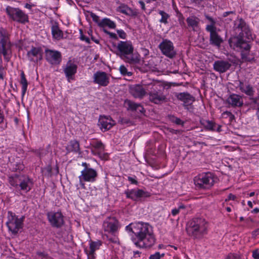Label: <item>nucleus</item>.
<instances>
[{
    "instance_id": "nucleus-47",
    "label": "nucleus",
    "mask_w": 259,
    "mask_h": 259,
    "mask_svg": "<svg viewBox=\"0 0 259 259\" xmlns=\"http://www.w3.org/2000/svg\"><path fill=\"white\" fill-rule=\"evenodd\" d=\"M90 16H91V18H92L93 20L95 22L97 23L98 25L99 26V23H100V22H101L99 21V17L93 12L91 13Z\"/></svg>"
},
{
    "instance_id": "nucleus-32",
    "label": "nucleus",
    "mask_w": 259,
    "mask_h": 259,
    "mask_svg": "<svg viewBox=\"0 0 259 259\" xmlns=\"http://www.w3.org/2000/svg\"><path fill=\"white\" fill-rule=\"evenodd\" d=\"M21 79L20 83L22 85V98L24 96L27 89L28 82L25 77V75L23 71L21 73Z\"/></svg>"
},
{
    "instance_id": "nucleus-59",
    "label": "nucleus",
    "mask_w": 259,
    "mask_h": 259,
    "mask_svg": "<svg viewBox=\"0 0 259 259\" xmlns=\"http://www.w3.org/2000/svg\"><path fill=\"white\" fill-rule=\"evenodd\" d=\"M236 198V197L235 195L230 193L229 194V195H228V198L226 200V201L227 200H235V199Z\"/></svg>"
},
{
    "instance_id": "nucleus-29",
    "label": "nucleus",
    "mask_w": 259,
    "mask_h": 259,
    "mask_svg": "<svg viewBox=\"0 0 259 259\" xmlns=\"http://www.w3.org/2000/svg\"><path fill=\"white\" fill-rule=\"evenodd\" d=\"M117 11L127 16H137V12L134 11L127 5L122 4L117 8Z\"/></svg>"
},
{
    "instance_id": "nucleus-36",
    "label": "nucleus",
    "mask_w": 259,
    "mask_h": 259,
    "mask_svg": "<svg viewBox=\"0 0 259 259\" xmlns=\"http://www.w3.org/2000/svg\"><path fill=\"white\" fill-rule=\"evenodd\" d=\"M205 17L210 22V24L206 25L205 28L206 30L208 31L209 30L208 28H212L211 29H217V27L215 26L216 24L215 20L213 18L206 14L205 15Z\"/></svg>"
},
{
    "instance_id": "nucleus-26",
    "label": "nucleus",
    "mask_w": 259,
    "mask_h": 259,
    "mask_svg": "<svg viewBox=\"0 0 259 259\" xmlns=\"http://www.w3.org/2000/svg\"><path fill=\"white\" fill-rule=\"evenodd\" d=\"M77 66L69 61L66 64L64 72L68 79H73V76L77 72Z\"/></svg>"
},
{
    "instance_id": "nucleus-16",
    "label": "nucleus",
    "mask_w": 259,
    "mask_h": 259,
    "mask_svg": "<svg viewBox=\"0 0 259 259\" xmlns=\"http://www.w3.org/2000/svg\"><path fill=\"white\" fill-rule=\"evenodd\" d=\"M175 96L183 102V106L186 110H189V107L195 101V97L188 92L176 93Z\"/></svg>"
},
{
    "instance_id": "nucleus-39",
    "label": "nucleus",
    "mask_w": 259,
    "mask_h": 259,
    "mask_svg": "<svg viewBox=\"0 0 259 259\" xmlns=\"http://www.w3.org/2000/svg\"><path fill=\"white\" fill-rule=\"evenodd\" d=\"M125 104L127 106V110L134 111H135L136 107H137L138 104L130 100H126L125 101Z\"/></svg>"
},
{
    "instance_id": "nucleus-13",
    "label": "nucleus",
    "mask_w": 259,
    "mask_h": 259,
    "mask_svg": "<svg viewBox=\"0 0 259 259\" xmlns=\"http://www.w3.org/2000/svg\"><path fill=\"white\" fill-rule=\"evenodd\" d=\"M119 222L115 217H108L103 224V228L105 232L114 234L119 228Z\"/></svg>"
},
{
    "instance_id": "nucleus-21",
    "label": "nucleus",
    "mask_w": 259,
    "mask_h": 259,
    "mask_svg": "<svg viewBox=\"0 0 259 259\" xmlns=\"http://www.w3.org/2000/svg\"><path fill=\"white\" fill-rule=\"evenodd\" d=\"M212 28H208L207 31L210 33L209 43L210 45L219 48L223 42V38L217 32V29H212Z\"/></svg>"
},
{
    "instance_id": "nucleus-38",
    "label": "nucleus",
    "mask_w": 259,
    "mask_h": 259,
    "mask_svg": "<svg viewBox=\"0 0 259 259\" xmlns=\"http://www.w3.org/2000/svg\"><path fill=\"white\" fill-rule=\"evenodd\" d=\"M158 13L161 16V18L159 20V22L161 23H164V24H167V20L170 17L169 15L162 10H159Z\"/></svg>"
},
{
    "instance_id": "nucleus-56",
    "label": "nucleus",
    "mask_w": 259,
    "mask_h": 259,
    "mask_svg": "<svg viewBox=\"0 0 259 259\" xmlns=\"http://www.w3.org/2000/svg\"><path fill=\"white\" fill-rule=\"evenodd\" d=\"M4 114L3 111L2 110L1 107L0 106V124L4 122Z\"/></svg>"
},
{
    "instance_id": "nucleus-61",
    "label": "nucleus",
    "mask_w": 259,
    "mask_h": 259,
    "mask_svg": "<svg viewBox=\"0 0 259 259\" xmlns=\"http://www.w3.org/2000/svg\"><path fill=\"white\" fill-rule=\"evenodd\" d=\"M139 3L140 5H141L142 10H145L146 8H145L144 2L143 1H139Z\"/></svg>"
},
{
    "instance_id": "nucleus-44",
    "label": "nucleus",
    "mask_w": 259,
    "mask_h": 259,
    "mask_svg": "<svg viewBox=\"0 0 259 259\" xmlns=\"http://www.w3.org/2000/svg\"><path fill=\"white\" fill-rule=\"evenodd\" d=\"M103 30L104 33H105L107 34H108L111 38H113L116 40L118 39V37L115 33L111 32L105 28H103Z\"/></svg>"
},
{
    "instance_id": "nucleus-58",
    "label": "nucleus",
    "mask_w": 259,
    "mask_h": 259,
    "mask_svg": "<svg viewBox=\"0 0 259 259\" xmlns=\"http://www.w3.org/2000/svg\"><path fill=\"white\" fill-rule=\"evenodd\" d=\"M91 152L94 155H99L102 153L101 152H100V151L97 150L96 149H95V148H94L92 147L91 148Z\"/></svg>"
},
{
    "instance_id": "nucleus-10",
    "label": "nucleus",
    "mask_w": 259,
    "mask_h": 259,
    "mask_svg": "<svg viewBox=\"0 0 259 259\" xmlns=\"http://www.w3.org/2000/svg\"><path fill=\"white\" fill-rule=\"evenodd\" d=\"M6 11L9 17L14 21L22 24L28 22V15L19 8L8 6Z\"/></svg>"
},
{
    "instance_id": "nucleus-22",
    "label": "nucleus",
    "mask_w": 259,
    "mask_h": 259,
    "mask_svg": "<svg viewBox=\"0 0 259 259\" xmlns=\"http://www.w3.org/2000/svg\"><path fill=\"white\" fill-rule=\"evenodd\" d=\"M33 183L31 180L27 176L24 175L20 176L19 186L20 189L25 193L29 192L32 186Z\"/></svg>"
},
{
    "instance_id": "nucleus-23",
    "label": "nucleus",
    "mask_w": 259,
    "mask_h": 259,
    "mask_svg": "<svg viewBox=\"0 0 259 259\" xmlns=\"http://www.w3.org/2000/svg\"><path fill=\"white\" fill-rule=\"evenodd\" d=\"M231 66V64L227 61L217 60L215 61L213 65V69L215 71L220 73L226 72Z\"/></svg>"
},
{
    "instance_id": "nucleus-1",
    "label": "nucleus",
    "mask_w": 259,
    "mask_h": 259,
    "mask_svg": "<svg viewBox=\"0 0 259 259\" xmlns=\"http://www.w3.org/2000/svg\"><path fill=\"white\" fill-rule=\"evenodd\" d=\"M234 28L237 35L229 39V45L234 49L241 51V58L243 60L250 61L251 59L248 55L251 48L249 42L252 37L249 27L245 21L240 18L235 21Z\"/></svg>"
},
{
    "instance_id": "nucleus-24",
    "label": "nucleus",
    "mask_w": 259,
    "mask_h": 259,
    "mask_svg": "<svg viewBox=\"0 0 259 259\" xmlns=\"http://www.w3.org/2000/svg\"><path fill=\"white\" fill-rule=\"evenodd\" d=\"M146 90L141 85L135 84L130 88V93L135 98L142 99L146 94Z\"/></svg>"
},
{
    "instance_id": "nucleus-64",
    "label": "nucleus",
    "mask_w": 259,
    "mask_h": 259,
    "mask_svg": "<svg viewBox=\"0 0 259 259\" xmlns=\"http://www.w3.org/2000/svg\"><path fill=\"white\" fill-rule=\"evenodd\" d=\"M252 235L255 236L258 235H259V229H257L255 230V231H254L252 232Z\"/></svg>"
},
{
    "instance_id": "nucleus-57",
    "label": "nucleus",
    "mask_w": 259,
    "mask_h": 259,
    "mask_svg": "<svg viewBox=\"0 0 259 259\" xmlns=\"http://www.w3.org/2000/svg\"><path fill=\"white\" fill-rule=\"evenodd\" d=\"M45 170L47 171V174H48V176L51 177L52 175V167H51V166L50 165L47 166L45 168Z\"/></svg>"
},
{
    "instance_id": "nucleus-49",
    "label": "nucleus",
    "mask_w": 259,
    "mask_h": 259,
    "mask_svg": "<svg viewBox=\"0 0 259 259\" xmlns=\"http://www.w3.org/2000/svg\"><path fill=\"white\" fill-rule=\"evenodd\" d=\"M117 33L119 37L122 39H125L126 37V34L123 30H117Z\"/></svg>"
},
{
    "instance_id": "nucleus-20",
    "label": "nucleus",
    "mask_w": 259,
    "mask_h": 259,
    "mask_svg": "<svg viewBox=\"0 0 259 259\" xmlns=\"http://www.w3.org/2000/svg\"><path fill=\"white\" fill-rule=\"evenodd\" d=\"M115 124V121L109 116H100L98 121V125L103 132L109 130Z\"/></svg>"
},
{
    "instance_id": "nucleus-42",
    "label": "nucleus",
    "mask_w": 259,
    "mask_h": 259,
    "mask_svg": "<svg viewBox=\"0 0 259 259\" xmlns=\"http://www.w3.org/2000/svg\"><path fill=\"white\" fill-rule=\"evenodd\" d=\"M185 207H186L184 205L182 204V205H180L178 208H175L171 210L172 215L174 216L176 215L177 214H178L179 213V212L180 211V210L181 209H184L185 208Z\"/></svg>"
},
{
    "instance_id": "nucleus-28",
    "label": "nucleus",
    "mask_w": 259,
    "mask_h": 259,
    "mask_svg": "<svg viewBox=\"0 0 259 259\" xmlns=\"http://www.w3.org/2000/svg\"><path fill=\"white\" fill-rule=\"evenodd\" d=\"M67 153H81L79 142L76 140H71L66 147Z\"/></svg>"
},
{
    "instance_id": "nucleus-9",
    "label": "nucleus",
    "mask_w": 259,
    "mask_h": 259,
    "mask_svg": "<svg viewBox=\"0 0 259 259\" xmlns=\"http://www.w3.org/2000/svg\"><path fill=\"white\" fill-rule=\"evenodd\" d=\"M24 219V217L18 218L15 213L9 211L8 212V221L6 223L9 230L14 234H17L19 230L23 227Z\"/></svg>"
},
{
    "instance_id": "nucleus-50",
    "label": "nucleus",
    "mask_w": 259,
    "mask_h": 259,
    "mask_svg": "<svg viewBox=\"0 0 259 259\" xmlns=\"http://www.w3.org/2000/svg\"><path fill=\"white\" fill-rule=\"evenodd\" d=\"M135 111L142 113L144 112V108L140 104H138Z\"/></svg>"
},
{
    "instance_id": "nucleus-19",
    "label": "nucleus",
    "mask_w": 259,
    "mask_h": 259,
    "mask_svg": "<svg viewBox=\"0 0 259 259\" xmlns=\"http://www.w3.org/2000/svg\"><path fill=\"white\" fill-rule=\"evenodd\" d=\"M225 103L228 105L229 107H241L243 105L242 96L238 94L231 93L226 100Z\"/></svg>"
},
{
    "instance_id": "nucleus-6",
    "label": "nucleus",
    "mask_w": 259,
    "mask_h": 259,
    "mask_svg": "<svg viewBox=\"0 0 259 259\" xmlns=\"http://www.w3.org/2000/svg\"><path fill=\"white\" fill-rule=\"evenodd\" d=\"M119 56L124 61L130 64L138 63L140 60V56L137 54H134V47L130 41H120L117 46Z\"/></svg>"
},
{
    "instance_id": "nucleus-55",
    "label": "nucleus",
    "mask_w": 259,
    "mask_h": 259,
    "mask_svg": "<svg viewBox=\"0 0 259 259\" xmlns=\"http://www.w3.org/2000/svg\"><path fill=\"white\" fill-rule=\"evenodd\" d=\"M249 98H250V100L251 101V103H252L254 104H258V101H259L258 97H256V98H253V97H249Z\"/></svg>"
},
{
    "instance_id": "nucleus-48",
    "label": "nucleus",
    "mask_w": 259,
    "mask_h": 259,
    "mask_svg": "<svg viewBox=\"0 0 259 259\" xmlns=\"http://www.w3.org/2000/svg\"><path fill=\"white\" fill-rule=\"evenodd\" d=\"M226 259H241V256L238 254L230 253Z\"/></svg>"
},
{
    "instance_id": "nucleus-31",
    "label": "nucleus",
    "mask_w": 259,
    "mask_h": 259,
    "mask_svg": "<svg viewBox=\"0 0 259 259\" xmlns=\"http://www.w3.org/2000/svg\"><path fill=\"white\" fill-rule=\"evenodd\" d=\"M116 24L114 22L107 18H103L100 23H99V26L102 28L108 26L110 28L114 29L116 28Z\"/></svg>"
},
{
    "instance_id": "nucleus-40",
    "label": "nucleus",
    "mask_w": 259,
    "mask_h": 259,
    "mask_svg": "<svg viewBox=\"0 0 259 259\" xmlns=\"http://www.w3.org/2000/svg\"><path fill=\"white\" fill-rule=\"evenodd\" d=\"M169 119L172 122L175 123L177 125H181L183 126L185 123V122L182 121L180 118L174 115L170 116L169 117Z\"/></svg>"
},
{
    "instance_id": "nucleus-14",
    "label": "nucleus",
    "mask_w": 259,
    "mask_h": 259,
    "mask_svg": "<svg viewBox=\"0 0 259 259\" xmlns=\"http://www.w3.org/2000/svg\"><path fill=\"white\" fill-rule=\"evenodd\" d=\"M110 74L105 72L97 71L93 75V82L100 87H107L110 83Z\"/></svg>"
},
{
    "instance_id": "nucleus-33",
    "label": "nucleus",
    "mask_w": 259,
    "mask_h": 259,
    "mask_svg": "<svg viewBox=\"0 0 259 259\" xmlns=\"http://www.w3.org/2000/svg\"><path fill=\"white\" fill-rule=\"evenodd\" d=\"M201 124L204 128L208 131H215V124L213 122L209 120H202L200 121Z\"/></svg>"
},
{
    "instance_id": "nucleus-2",
    "label": "nucleus",
    "mask_w": 259,
    "mask_h": 259,
    "mask_svg": "<svg viewBox=\"0 0 259 259\" xmlns=\"http://www.w3.org/2000/svg\"><path fill=\"white\" fill-rule=\"evenodd\" d=\"M126 230L135 234L136 237L132 240L138 247H150L155 243V238L152 227L147 223H131L126 227Z\"/></svg>"
},
{
    "instance_id": "nucleus-3",
    "label": "nucleus",
    "mask_w": 259,
    "mask_h": 259,
    "mask_svg": "<svg viewBox=\"0 0 259 259\" xmlns=\"http://www.w3.org/2000/svg\"><path fill=\"white\" fill-rule=\"evenodd\" d=\"M186 232L193 239H201L208 232L207 222L202 218H195L187 224Z\"/></svg>"
},
{
    "instance_id": "nucleus-53",
    "label": "nucleus",
    "mask_w": 259,
    "mask_h": 259,
    "mask_svg": "<svg viewBox=\"0 0 259 259\" xmlns=\"http://www.w3.org/2000/svg\"><path fill=\"white\" fill-rule=\"evenodd\" d=\"M230 14L233 15L234 16L235 15V11H228L225 12L223 14V17H226L230 15Z\"/></svg>"
},
{
    "instance_id": "nucleus-7",
    "label": "nucleus",
    "mask_w": 259,
    "mask_h": 259,
    "mask_svg": "<svg viewBox=\"0 0 259 259\" xmlns=\"http://www.w3.org/2000/svg\"><path fill=\"white\" fill-rule=\"evenodd\" d=\"M81 165L84 168L81 171V175L78 177L79 184L83 189L85 188L84 182H94L96 181L98 177L97 171L94 168L91 167L89 163L82 162Z\"/></svg>"
},
{
    "instance_id": "nucleus-8",
    "label": "nucleus",
    "mask_w": 259,
    "mask_h": 259,
    "mask_svg": "<svg viewBox=\"0 0 259 259\" xmlns=\"http://www.w3.org/2000/svg\"><path fill=\"white\" fill-rule=\"evenodd\" d=\"M214 176L211 172L199 175L194 179V184L200 189H209L214 183Z\"/></svg>"
},
{
    "instance_id": "nucleus-63",
    "label": "nucleus",
    "mask_w": 259,
    "mask_h": 259,
    "mask_svg": "<svg viewBox=\"0 0 259 259\" xmlns=\"http://www.w3.org/2000/svg\"><path fill=\"white\" fill-rule=\"evenodd\" d=\"M223 114L224 115H226L228 117H229V116H232V113L231 112H230V111H226L224 112Z\"/></svg>"
},
{
    "instance_id": "nucleus-60",
    "label": "nucleus",
    "mask_w": 259,
    "mask_h": 259,
    "mask_svg": "<svg viewBox=\"0 0 259 259\" xmlns=\"http://www.w3.org/2000/svg\"><path fill=\"white\" fill-rule=\"evenodd\" d=\"M88 255V259H95V253H91V252L86 251Z\"/></svg>"
},
{
    "instance_id": "nucleus-25",
    "label": "nucleus",
    "mask_w": 259,
    "mask_h": 259,
    "mask_svg": "<svg viewBox=\"0 0 259 259\" xmlns=\"http://www.w3.org/2000/svg\"><path fill=\"white\" fill-rule=\"evenodd\" d=\"M238 87L242 93H244L249 97L254 96L255 91L251 84L248 83H244L243 82L239 80Z\"/></svg>"
},
{
    "instance_id": "nucleus-52",
    "label": "nucleus",
    "mask_w": 259,
    "mask_h": 259,
    "mask_svg": "<svg viewBox=\"0 0 259 259\" xmlns=\"http://www.w3.org/2000/svg\"><path fill=\"white\" fill-rule=\"evenodd\" d=\"M37 255L41 258V259H43V258H47L48 255L44 252H40V251H38L37 252Z\"/></svg>"
},
{
    "instance_id": "nucleus-27",
    "label": "nucleus",
    "mask_w": 259,
    "mask_h": 259,
    "mask_svg": "<svg viewBox=\"0 0 259 259\" xmlns=\"http://www.w3.org/2000/svg\"><path fill=\"white\" fill-rule=\"evenodd\" d=\"M200 22V19L194 15L190 16L186 19L188 27L194 31H197L199 28Z\"/></svg>"
},
{
    "instance_id": "nucleus-17",
    "label": "nucleus",
    "mask_w": 259,
    "mask_h": 259,
    "mask_svg": "<svg viewBox=\"0 0 259 259\" xmlns=\"http://www.w3.org/2000/svg\"><path fill=\"white\" fill-rule=\"evenodd\" d=\"M26 55L29 61L37 63L42 59V49L40 47H32Z\"/></svg>"
},
{
    "instance_id": "nucleus-37",
    "label": "nucleus",
    "mask_w": 259,
    "mask_h": 259,
    "mask_svg": "<svg viewBox=\"0 0 259 259\" xmlns=\"http://www.w3.org/2000/svg\"><path fill=\"white\" fill-rule=\"evenodd\" d=\"M91 146L97 150L101 152H103L105 150V146L101 141L93 142Z\"/></svg>"
},
{
    "instance_id": "nucleus-43",
    "label": "nucleus",
    "mask_w": 259,
    "mask_h": 259,
    "mask_svg": "<svg viewBox=\"0 0 259 259\" xmlns=\"http://www.w3.org/2000/svg\"><path fill=\"white\" fill-rule=\"evenodd\" d=\"M33 152L38 157L41 158L46 154V151L43 149H39L33 151Z\"/></svg>"
},
{
    "instance_id": "nucleus-5",
    "label": "nucleus",
    "mask_w": 259,
    "mask_h": 259,
    "mask_svg": "<svg viewBox=\"0 0 259 259\" xmlns=\"http://www.w3.org/2000/svg\"><path fill=\"white\" fill-rule=\"evenodd\" d=\"M149 95V101L157 105L165 103L168 101L167 98L163 93L164 87L157 81H153L148 84H144Z\"/></svg>"
},
{
    "instance_id": "nucleus-46",
    "label": "nucleus",
    "mask_w": 259,
    "mask_h": 259,
    "mask_svg": "<svg viewBox=\"0 0 259 259\" xmlns=\"http://www.w3.org/2000/svg\"><path fill=\"white\" fill-rule=\"evenodd\" d=\"M164 254H160L159 252H156L155 254H152L150 256V259H160L161 257H163Z\"/></svg>"
},
{
    "instance_id": "nucleus-34",
    "label": "nucleus",
    "mask_w": 259,
    "mask_h": 259,
    "mask_svg": "<svg viewBox=\"0 0 259 259\" xmlns=\"http://www.w3.org/2000/svg\"><path fill=\"white\" fill-rule=\"evenodd\" d=\"M101 245V242L100 241H91L90 244V250L88 252L95 253V251L99 249ZM86 251H88V250H86Z\"/></svg>"
},
{
    "instance_id": "nucleus-62",
    "label": "nucleus",
    "mask_w": 259,
    "mask_h": 259,
    "mask_svg": "<svg viewBox=\"0 0 259 259\" xmlns=\"http://www.w3.org/2000/svg\"><path fill=\"white\" fill-rule=\"evenodd\" d=\"M169 132L173 134H177L179 133L180 131L174 129H170Z\"/></svg>"
},
{
    "instance_id": "nucleus-41",
    "label": "nucleus",
    "mask_w": 259,
    "mask_h": 259,
    "mask_svg": "<svg viewBox=\"0 0 259 259\" xmlns=\"http://www.w3.org/2000/svg\"><path fill=\"white\" fill-rule=\"evenodd\" d=\"M119 71L120 73L123 76H130L132 75V73L128 71L124 65H121L120 66Z\"/></svg>"
},
{
    "instance_id": "nucleus-51",
    "label": "nucleus",
    "mask_w": 259,
    "mask_h": 259,
    "mask_svg": "<svg viewBox=\"0 0 259 259\" xmlns=\"http://www.w3.org/2000/svg\"><path fill=\"white\" fill-rule=\"evenodd\" d=\"M252 256L254 259H259V249L253 250Z\"/></svg>"
},
{
    "instance_id": "nucleus-45",
    "label": "nucleus",
    "mask_w": 259,
    "mask_h": 259,
    "mask_svg": "<svg viewBox=\"0 0 259 259\" xmlns=\"http://www.w3.org/2000/svg\"><path fill=\"white\" fill-rule=\"evenodd\" d=\"M80 39L82 41H85L86 42L90 44V38L88 37H86L85 35H83L82 30L81 29H80Z\"/></svg>"
},
{
    "instance_id": "nucleus-30",
    "label": "nucleus",
    "mask_w": 259,
    "mask_h": 259,
    "mask_svg": "<svg viewBox=\"0 0 259 259\" xmlns=\"http://www.w3.org/2000/svg\"><path fill=\"white\" fill-rule=\"evenodd\" d=\"M52 34L54 38L60 40L63 37V31L59 28L57 23L52 25L51 27Z\"/></svg>"
},
{
    "instance_id": "nucleus-11",
    "label": "nucleus",
    "mask_w": 259,
    "mask_h": 259,
    "mask_svg": "<svg viewBox=\"0 0 259 259\" xmlns=\"http://www.w3.org/2000/svg\"><path fill=\"white\" fill-rule=\"evenodd\" d=\"M158 48L162 54L170 59L175 58L177 55L173 43L167 39H163Z\"/></svg>"
},
{
    "instance_id": "nucleus-12",
    "label": "nucleus",
    "mask_w": 259,
    "mask_h": 259,
    "mask_svg": "<svg viewBox=\"0 0 259 259\" xmlns=\"http://www.w3.org/2000/svg\"><path fill=\"white\" fill-rule=\"evenodd\" d=\"M47 216L50 225L54 228H60L64 225V216L60 211L48 212Z\"/></svg>"
},
{
    "instance_id": "nucleus-54",
    "label": "nucleus",
    "mask_w": 259,
    "mask_h": 259,
    "mask_svg": "<svg viewBox=\"0 0 259 259\" xmlns=\"http://www.w3.org/2000/svg\"><path fill=\"white\" fill-rule=\"evenodd\" d=\"M128 181L130 182V183L132 184H136L137 185L138 184V181L134 178L131 177H128L127 178Z\"/></svg>"
},
{
    "instance_id": "nucleus-35",
    "label": "nucleus",
    "mask_w": 259,
    "mask_h": 259,
    "mask_svg": "<svg viewBox=\"0 0 259 259\" xmlns=\"http://www.w3.org/2000/svg\"><path fill=\"white\" fill-rule=\"evenodd\" d=\"M20 176L15 175L14 176L9 177V182L10 185L13 187H17L19 185Z\"/></svg>"
},
{
    "instance_id": "nucleus-4",
    "label": "nucleus",
    "mask_w": 259,
    "mask_h": 259,
    "mask_svg": "<svg viewBox=\"0 0 259 259\" xmlns=\"http://www.w3.org/2000/svg\"><path fill=\"white\" fill-rule=\"evenodd\" d=\"M12 44L11 43L7 31L0 29V79H4V67L3 66L2 55L6 62H9L12 55Z\"/></svg>"
},
{
    "instance_id": "nucleus-18",
    "label": "nucleus",
    "mask_w": 259,
    "mask_h": 259,
    "mask_svg": "<svg viewBox=\"0 0 259 259\" xmlns=\"http://www.w3.org/2000/svg\"><path fill=\"white\" fill-rule=\"evenodd\" d=\"M46 59L52 65L59 64L61 61V54L57 51L46 49L45 50Z\"/></svg>"
},
{
    "instance_id": "nucleus-15",
    "label": "nucleus",
    "mask_w": 259,
    "mask_h": 259,
    "mask_svg": "<svg viewBox=\"0 0 259 259\" xmlns=\"http://www.w3.org/2000/svg\"><path fill=\"white\" fill-rule=\"evenodd\" d=\"M126 197L134 201H140L150 196V194L147 191L141 189L127 190L125 192Z\"/></svg>"
}]
</instances>
